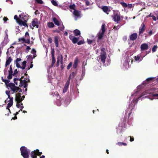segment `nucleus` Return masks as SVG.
Returning a JSON list of instances; mask_svg holds the SVG:
<instances>
[{
	"label": "nucleus",
	"instance_id": "1",
	"mask_svg": "<svg viewBox=\"0 0 158 158\" xmlns=\"http://www.w3.org/2000/svg\"><path fill=\"white\" fill-rule=\"evenodd\" d=\"M144 86V84L139 85L137 87V91L131 95V97H134V98L131 102V103L129 105V109L132 110L134 109L137 102L139 99L142 100L143 98H147V96L144 97V96L148 94H151L153 92L154 90L152 89H151L150 91H146L142 93L140 92V90Z\"/></svg>",
	"mask_w": 158,
	"mask_h": 158
},
{
	"label": "nucleus",
	"instance_id": "2",
	"mask_svg": "<svg viewBox=\"0 0 158 158\" xmlns=\"http://www.w3.org/2000/svg\"><path fill=\"white\" fill-rule=\"evenodd\" d=\"M20 19L19 20V24L21 26L28 27L27 22L29 16L27 14L22 13L19 15Z\"/></svg>",
	"mask_w": 158,
	"mask_h": 158
},
{
	"label": "nucleus",
	"instance_id": "3",
	"mask_svg": "<svg viewBox=\"0 0 158 158\" xmlns=\"http://www.w3.org/2000/svg\"><path fill=\"white\" fill-rule=\"evenodd\" d=\"M21 99L20 94L19 93L16 94L15 100L17 102L16 106L17 108H19L20 109V110L22 111L24 107L23 104L20 103L22 101V99Z\"/></svg>",
	"mask_w": 158,
	"mask_h": 158
},
{
	"label": "nucleus",
	"instance_id": "4",
	"mask_svg": "<svg viewBox=\"0 0 158 158\" xmlns=\"http://www.w3.org/2000/svg\"><path fill=\"white\" fill-rule=\"evenodd\" d=\"M21 155L24 158H28L30 151L25 147L20 148Z\"/></svg>",
	"mask_w": 158,
	"mask_h": 158
},
{
	"label": "nucleus",
	"instance_id": "5",
	"mask_svg": "<svg viewBox=\"0 0 158 158\" xmlns=\"http://www.w3.org/2000/svg\"><path fill=\"white\" fill-rule=\"evenodd\" d=\"M19 41L20 42L29 44L30 42V38L29 34L27 32H26L24 37L19 39Z\"/></svg>",
	"mask_w": 158,
	"mask_h": 158
},
{
	"label": "nucleus",
	"instance_id": "6",
	"mask_svg": "<svg viewBox=\"0 0 158 158\" xmlns=\"http://www.w3.org/2000/svg\"><path fill=\"white\" fill-rule=\"evenodd\" d=\"M21 60L20 58H17L15 60L16 62V65L17 67L23 70L24 69L26 66L27 62L25 61H23L20 65L18 63Z\"/></svg>",
	"mask_w": 158,
	"mask_h": 158
},
{
	"label": "nucleus",
	"instance_id": "7",
	"mask_svg": "<svg viewBox=\"0 0 158 158\" xmlns=\"http://www.w3.org/2000/svg\"><path fill=\"white\" fill-rule=\"evenodd\" d=\"M101 52L100 55V58L103 64L105 62L106 59V53L105 52V49L103 48L101 49Z\"/></svg>",
	"mask_w": 158,
	"mask_h": 158
},
{
	"label": "nucleus",
	"instance_id": "8",
	"mask_svg": "<svg viewBox=\"0 0 158 158\" xmlns=\"http://www.w3.org/2000/svg\"><path fill=\"white\" fill-rule=\"evenodd\" d=\"M40 24V22L38 19L36 18L34 19L31 22V26L30 27L33 29L34 27H36L38 28L39 27V25Z\"/></svg>",
	"mask_w": 158,
	"mask_h": 158
},
{
	"label": "nucleus",
	"instance_id": "9",
	"mask_svg": "<svg viewBox=\"0 0 158 158\" xmlns=\"http://www.w3.org/2000/svg\"><path fill=\"white\" fill-rule=\"evenodd\" d=\"M101 31H100L98 35V38L99 39H101L103 37V34L105 31V24H103L102 26Z\"/></svg>",
	"mask_w": 158,
	"mask_h": 158
},
{
	"label": "nucleus",
	"instance_id": "10",
	"mask_svg": "<svg viewBox=\"0 0 158 158\" xmlns=\"http://www.w3.org/2000/svg\"><path fill=\"white\" fill-rule=\"evenodd\" d=\"M9 40L8 38V37H7V36H5L3 40L1 43L0 45V47L2 48L3 47L6 45L9 42Z\"/></svg>",
	"mask_w": 158,
	"mask_h": 158
},
{
	"label": "nucleus",
	"instance_id": "11",
	"mask_svg": "<svg viewBox=\"0 0 158 158\" xmlns=\"http://www.w3.org/2000/svg\"><path fill=\"white\" fill-rule=\"evenodd\" d=\"M41 154V153L39 152L38 150H36L35 152H31V156L32 158H36L37 155L40 156Z\"/></svg>",
	"mask_w": 158,
	"mask_h": 158
},
{
	"label": "nucleus",
	"instance_id": "12",
	"mask_svg": "<svg viewBox=\"0 0 158 158\" xmlns=\"http://www.w3.org/2000/svg\"><path fill=\"white\" fill-rule=\"evenodd\" d=\"M8 86L10 88V89L13 92H15L17 91V90L18 88V87L15 86V84L12 83H10L8 84Z\"/></svg>",
	"mask_w": 158,
	"mask_h": 158
},
{
	"label": "nucleus",
	"instance_id": "13",
	"mask_svg": "<svg viewBox=\"0 0 158 158\" xmlns=\"http://www.w3.org/2000/svg\"><path fill=\"white\" fill-rule=\"evenodd\" d=\"M63 57L61 55H59L57 57V66H58L60 62L61 64L62 63Z\"/></svg>",
	"mask_w": 158,
	"mask_h": 158
},
{
	"label": "nucleus",
	"instance_id": "14",
	"mask_svg": "<svg viewBox=\"0 0 158 158\" xmlns=\"http://www.w3.org/2000/svg\"><path fill=\"white\" fill-rule=\"evenodd\" d=\"M69 38L72 41L73 43L74 44H76L78 40V38L72 35H70L69 36Z\"/></svg>",
	"mask_w": 158,
	"mask_h": 158
},
{
	"label": "nucleus",
	"instance_id": "15",
	"mask_svg": "<svg viewBox=\"0 0 158 158\" xmlns=\"http://www.w3.org/2000/svg\"><path fill=\"white\" fill-rule=\"evenodd\" d=\"M13 98H11L9 99L10 100L8 102H9V103L7 104V106L6 107V109L8 110H9V112H10V110L9 109V108L11 107L13 103Z\"/></svg>",
	"mask_w": 158,
	"mask_h": 158
},
{
	"label": "nucleus",
	"instance_id": "16",
	"mask_svg": "<svg viewBox=\"0 0 158 158\" xmlns=\"http://www.w3.org/2000/svg\"><path fill=\"white\" fill-rule=\"evenodd\" d=\"M60 39V37L58 36H56L54 38V42L56 47H58L59 46V42Z\"/></svg>",
	"mask_w": 158,
	"mask_h": 158
},
{
	"label": "nucleus",
	"instance_id": "17",
	"mask_svg": "<svg viewBox=\"0 0 158 158\" xmlns=\"http://www.w3.org/2000/svg\"><path fill=\"white\" fill-rule=\"evenodd\" d=\"M9 75L7 76V78L9 79H10L12 78V68L11 66L10 65V67L9 70L8 71Z\"/></svg>",
	"mask_w": 158,
	"mask_h": 158
},
{
	"label": "nucleus",
	"instance_id": "18",
	"mask_svg": "<svg viewBox=\"0 0 158 158\" xmlns=\"http://www.w3.org/2000/svg\"><path fill=\"white\" fill-rule=\"evenodd\" d=\"M123 128L122 126L119 124L117 128V132L118 134H121L123 131Z\"/></svg>",
	"mask_w": 158,
	"mask_h": 158
},
{
	"label": "nucleus",
	"instance_id": "19",
	"mask_svg": "<svg viewBox=\"0 0 158 158\" xmlns=\"http://www.w3.org/2000/svg\"><path fill=\"white\" fill-rule=\"evenodd\" d=\"M148 45L147 44L144 43L141 44L140 48L142 50H145L148 49Z\"/></svg>",
	"mask_w": 158,
	"mask_h": 158
},
{
	"label": "nucleus",
	"instance_id": "20",
	"mask_svg": "<svg viewBox=\"0 0 158 158\" xmlns=\"http://www.w3.org/2000/svg\"><path fill=\"white\" fill-rule=\"evenodd\" d=\"M138 36V35L137 33H133L131 34L129 38L130 40H135Z\"/></svg>",
	"mask_w": 158,
	"mask_h": 158
},
{
	"label": "nucleus",
	"instance_id": "21",
	"mask_svg": "<svg viewBox=\"0 0 158 158\" xmlns=\"http://www.w3.org/2000/svg\"><path fill=\"white\" fill-rule=\"evenodd\" d=\"M113 19L114 21L117 22L119 21L120 19V16L117 14L114 15L113 16Z\"/></svg>",
	"mask_w": 158,
	"mask_h": 158
},
{
	"label": "nucleus",
	"instance_id": "22",
	"mask_svg": "<svg viewBox=\"0 0 158 158\" xmlns=\"http://www.w3.org/2000/svg\"><path fill=\"white\" fill-rule=\"evenodd\" d=\"M73 14L75 16L77 17H79L81 15L80 12L76 10H74Z\"/></svg>",
	"mask_w": 158,
	"mask_h": 158
},
{
	"label": "nucleus",
	"instance_id": "23",
	"mask_svg": "<svg viewBox=\"0 0 158 158\" xmlns=\"http://www.w3.org/2000/svg\"><path fill=\"white\" fill-rule=\"evenodd\" d=\"M145 24L143 23H142L141 24V27L139 29V34L142 33L144 30Z\"/></svg>",
	"mask_w": 158,
	"mask_h": 158
},
{
	"label": "nucleus",
	"instance_id": "24",
	"mask_svg": "<svg viewBox=\"0 0 158 158\" xmlns=\"http://www.w3.org/2000/svg\"><path fill=\"white\" fill-rule=\"evenodd\" d=\"M53 21L55 24L58 26H59L62 23L61 22H60L58 21L57 19L55 18H53Z\"/></svg>",
	"mask_w": 158,
	"mask_h": 158
},
{
	"label": "nucleus",
	"instance_id": "25",
	"mask_svg": "<svg viewBox=\"0 0 158 158\" xmlns=\"http://www.w3.org/2000/svg\"><path fill=\"white\" fill-rule=\"evenodd\" d=\"M78 61L79 60L77 58H76L74 60V64L73 65V68L74 69H76L77 68Z\"/></svg>",
	"mask_w": 158,
	"mask_h": 158
},
{
	"label": "nucleus",
	"instance_id": "26",
	"mask_svg": "<svg viewBox=\"0 0 158 158\" xmlns=\"http://www.w3.org/2000/svg\"><path fill=\"white\" fill-rule=\"evenodd\" d=\"M102 9L103 11L107 14L110 11V10L108 9V7L106 6H103L102 8Z\"/></svg>",
	"mask_w": 158,
	"mask_h": 158
},
{
	"label": "nucleus",
	"instance_id": "27",
	"mask_svg": "<svg viewBox=\"0 0 158 158\" xmlns=\"http://www.w3.org/2000/svg\"><path fill=\"white\" fill-rule=\"evenodd\" d=\"M11 61L12 59L10 57H9L8 58H7L5 64L6 67L9 65L11 62Z\"/></svg>",
	"mask_w": 158,
	"mask_h": 158
},
{
	"label": "nucleus",
	"instance_id": "28",
	"mask_svg": "<svg viewBox=\"0 0 158 158\" xmlns=\"http://www.w3.org/2000/svg\"><path fill=\"white\" fill-rule=\"evenodd\" d=\"M123 65L125 66V68L127 69L129 67V62L128 60H125L123 63Z\"/></svg>",
	"mask_w": 158,
	"mask_h": 158
},
{
	"label": "nucleus",
	"instance_id": "29",
	"mask_svg": "<svg viewBox=\"0 0 158 158\" xmlns=\"http://www.w3.org/2000/svg\"><path fill=\"white\" fill-rule=\"evenodd\" d=\"M73 32L74 35L76 36H77L80 35V31L78 30H75Z\"/></svg>",
	"mask_w": 158,
	"mask_h": 158
},
{
	"label": "nucleus",
	"instance_id": "30",
	"mask_svg": "<svg viewBox=\"0 0 158 158\" xmlns=\"http://www.w3.org/2000/svg\"><path fill=\"white\" fill-rule=\"evenodd\" d=\"M76 73L74 72H72L70 75L68 80H69L70 81V80L73 78L75 76Z\"/></svg>",
	"mask_w": 158,
	"mask_h": 158
},
{
	"label": "nucleus",
	"instance_id": "31",
	"mask_svg": "<svg viewBox=\"0 0 158 158\" xmlns=\"http://www.w3.org/2000/svg\"><path fill=\"white\" fill-rule=\"evenodd\" d=\"M36 51L33 48L32 49L31 51V53L32 54H33V58H34L36 56Z\"/></svg>",
	"mask_w": 158,
	"mask_h": 158
},
{
	"label": "nucleus",
	"instance_id": "32",
	"mask_svg": "<svg viewBox=\"0 0 158 158\" xmlns=\"http://www.w3.org/2000/svg\"><path fill=\"white\" fill-rule=\"evenodd\" d=\"M52 3L55 6H58V3L56 0H52L51 1Z\"/></svg>",
	"mask_w": 158,
	"mask_h": 158
},
{
	"label": "nucleus",
	"instance_id": "33",
	"mask_svg": "<svg viewBox=\"0 0 158 158\" xmlns=\"http://www.w3.org/2000/svg\"><path fill=\"white\" fill-rule=\"evenodd\" d=\"M152 96L153 97H158L157 98H149L151 100H152L153 99H158V94H152Z\"/></svg>",
	"mask_w": 158,
	"mask_h": 158
},
{
	"label": "nucleus",
	"instance_id": "34",
	"mask_svg": "<svg viewBox=\"0 0 158 158\" xmlns=\"http://www.w3.org/2000/svg\"><path fill=\"white\" fill-rule=\"evenodd\" d=\"M135 60L136 61H137L139 60V61H141L142 60L141 59H140V56L139 55H137L136 56H135L134 57Z\"/></svg>",
	"mask_w": 158,
	"mask_h": 158
},
{
	"label": "nucleus",
	"instance_id": "35",
	"mask_svg": "<svg viewBox=\"0 0 158 158\" xmlns=\"http://www.w3.org/2000/svg\"><path fill=\"white\" fill-rule=\"evenodd\" d=\"M59 99H57L56 104L58 106H60L61 105L62 102L61 100H59Z\"/></svg>",
	"mask_w": 158,
	"mask_h": 158
},
{
	"label": "nucleus",
	"instance_id": "36",
	"mask_svg": "<svg viewBox=\"0 0 158 158\" xmlns=\"http://www.w3.org/2000/svg\"><path fill=\"white\" fill-rule=\"evenodd\" d=\"M116 144L117 145H118L120 146H121L123 145H124V146H126L127 145V144L125 143H123V142H118Z\"/></svg>",
	"mask_w": 158,
	"mask_h": 158
},
{
	"label": "nucleus",
	"instance_id": "37",
	"mask_svg": "<svg viewBox=\"0 0 158 158\" xmlns=\"http://www.w3.org/2000/svg\"><path fill=\"white\" fill-rule=\"evenodd\" d=\"M70 84V81L69 80H68L66 82V83L64 87L68 88L69 85Z\"/></svg>",
	"mask_w": 158,
	"mask_h": 158
},
{
	"label": "nucleus",
	"instance_id": "38",
	"mask_svg": "<svg viewBox=\"0 0 158 158\" xmlns=\"http://www.w3.org/2000/svg\"><path fill=\"white\" fill-rule=\"evenodd\" d=\"M48 26L50 28L53 27L54 26V24L52 22L49 23H48Z\"/></svg>",
	"mask_w": 158,
	"mask_h": 158
},
{
	"label": "nucleus",
	"instance_id": "39",
	"mask_svg": "<svg viewBox=\"0 0 158 158\" xmlns=\"http://www.w3.org/2000/svg\"><path fill=\"white\" fill-rule=\"evenodd\" d=\"M60 25V26L59 27V28L60 29V31H63L64 30V27L62 23H61Z\"/></svg>",
	"mask_w": 158,
	"mask_h": 158
},
{
	"label": "nucleus",
	"instance_id": "40",
	"mask_svg": "<svg viewBox=\"0 0 158 158\" xmlns=\"http://www.w3.org/2000/svg\"><path fill=\"white\" fill-rule=\"evenodd\" d=\"M75 6L74 4L73 5H71L69 6V8L71 9V11L72 12L73 11H73H74V10H75L74 9Z\"/></svg>",
	"mask_w": 158,
	"mask_h": 158
},
{
	"label": "nucleus",
	"instance_id": "41",
	"mask_svg": "<svg viewBox=\"0 0 158 158\" xmlns=\"http://www.w3.org/2000/svg\"><path fill=\"white\" fill-rule=\"evenodd\" d=\"M56 62V60L55 58V57L53 55L52 56V66H53L54 64Z\"/></svg>",
	"mask_w": 158,
	"mask_h": 158
},
{
	"label": "nucleus",
	"instance_id": "42",
	"mask_svg": "<svg viewBox=\"0 0 158 158\" xmlns=\"http://www.w3.org/2000/svg\"><path fill=\"white\" fill-rule=\"evenodd\" d=\"M14 83L16 85H18V82H17L18 81H19L20 83V82H21L20 80V79H18L15 78L14 79Z\"/></svg>",
	"mask_w": 158,
	"mask_h": 158
},
{
	"label": "nucleus",
	"instance_id": "43",
	"mask_svg": "<svg viewBox=\"0 0 158 158\" xmlns=\"http://www.w3.org/2000/svg\"><path fill=\"white\" fill-rule=\"evenodd\" d=\"M54 96L55 97H57V99H59L60 98V97L59 96V94L57 92L55 93Z\"/></svg>",
	"mask_w": 158,
	"mask_h": 158
},
{
	"label": "nucleus",
	"instance_id": "44",
	"mask_svg": "<svg viewBox=\"0 0 158 158\" xmlns=\"http://www.w3.org/2000/svg\"><path fill=\"white\" fill-rule=\"evenodd\" d=\"M14 19H15L16 21L19 24V20L20 19L18 18V16L17 15H15L14 17Z\"/></svg>",
	"mask_w": 158,
	"mask_h": 158
},
{
	"label": "nucleus",
	"instance_id": "45",
	"mask_svg": "<svg viewBox=\"0 0 158 158\" xmlns=\"http://www.w3.org/2000/svg\"><path fill=\"white\" fill-rule=\"evenodd\" d=\"M72 62H70L67 66V69H69L72 66Z\"/></svg>",
	"mask_w": 158,
	"mask_h": 158
},
{
	"label": "nucleus",
	"instance_id": "46",
	"mask_svg": "<svg viewBox=\"0 0 158 158\" xmlns=\"http://www.w3.org/2000/svg\"><path fill=\"white\" fill-rule=\"evenodd\" d=\"M154 33V32H153L152 30H150L148 32V34L149 35L151 36Z\"/></svg>",
	"mask_w": 158,
	"mask_h": 158
},
{
	"label": "nucleus",
	"instance_id": "47",
	"mask_svg": "<svg viewBox=\"0 0 158 158\" xmlns=\"http://www.w3.org/2000/svg\"><path fill=\"white\" fill-rule=\"evenodd\" d=\"M3 82H4L8 86V84H9V82H10V81L8 80H3Z\"/></svg>",
	"mask_w": 158,
	"mask_h": 158
},
{
	"label": "nucleus",
	"instance_id": "48",
	"mask_svg": "<svg viewBox=\"0 0 158 158\" xmlns=\"http://www.w3.org/2000/svg\"><path fill=\"white\" fill-rule=\"evenodd\" d=\"M6 95H7V96H8V98L9 99H10L12 98L10 97V91H6Z\"/></svg>",
	"mask_w": 158,
	"mask_h": 158
},
{
	"label": "nucleus",
	"instance_id": "49",
	"mask_svg": "<svg viewBox=\"0 0 158 158\" xmlns=\"http://www.w3.org/2000/svg\"><path fill=\"white\" fill-rule=\"evenodd\" d=\"M121 5L123 7H126L127 6V5L125 2H121Z\"/></svg>",
	"mask_w": 158,
	"mask_h": 158
},
{
	"label": "nucleus",
	"instance_id": "50",
	"mask_svg": "<svg viewBox=\"0 0 158 158\" xmlns=\"http://www.w3.org/2000/svg\"><path fill=\"white\" fill-rule=\"evenodd\" d=\"M157 48V46L156 45H155L153 48L152 49V51L153 52H154L156 51V49Z\"/></svg>",
	"mask_w": 158,
	"mask_h": 158
},
{
	"label": "nucleus",
	"instance_id": "51",
	"mask_svg": "<svg viewBox=\"0 0 158 158\" xmlns=\"http://www.w3.org/2000/svg\"><path fill=\"white\" fill-rule=\"evenodd\" d=\"M153 79H154V77H149L147 78L145 82H147L149 81H150L152 80Z\"/></svg>",
	"mask_w": 158,
	"mask_h": 158
},
{
	"label": "nucleus",
	"instance_id": "52",
	"mask_svg": "<svg viewBox=\"0 0 158 158\" xmlns=\"http://www.w3.org/2000/svg\"><path fill=\"white\" fill-rule=\"evenodd\" d=\"M83 44V40H81V41H79L77 43V44L78 45H80L81 44Z\"/></svg>",
	"mask_w": 158,
	"mask_h": 158
},
{
	"label": "nucleus",
	"instance_id": "53",
	"mask_svg": "<svg viewBox=\"0 0 158 158\" xmlns=\"http://www.w3.org/2000/svg\"><path fill=\"white\" fill-rule=\"evenodd\" d=\"M68 89V88H67L64 87V88L63 89V93H65L66 92L67 90Z\"/></svg>",
	"mask_w": 158,
	"mask_h": 158
},
{
	"label": "nucleus",
	"instance_id": "54",
	"mask_svg": "<svg viewBox=\"0 0 158 158\" xmlns=\"http://www.w3.org/2000/svg\"><path fill=\"white\" fill-rule=\"evenodd\" d=\"M36 1L39 3L40 4H42L43 3V2L42 0H35Z\"/></svg>",
	"mask_w": 158,
	"mask_h": 158
},
{
	"label": "nucleus",
	"instance_id": "55",
	"mask_svg": "<svg viewBox=\"0 0 158 158\" xmlns=\"http://www.w3.org/2000/svg\"><path fill=\"white\" fill-rule=\"evenodd\" d=\"M87 42L89 44H90L92 42V40L88 39L87 40Z\"/></svg>",
	"mask_w": 158,
	"mask_h": 158
},
{
	"label": "nucleus",
	"instance_id": "56",
	"mask_svg": "<svg viewBox=\"0 0 158 158\" xmlns=\"http://www.w3.org/2000/svg\"><path fill=\"white\" fill-rule=\"evenodd\" d=\"M18 73L17 70V69H15V71L13 73H12V75H15L16 74Z\"/></svg>",
	"mask_w": 158,
	"mask_h": 158
},
{
	"label": "nucleus",
	"instance_id": "57",
	"mask_svg": "<svg viewBox=\"0 0 158 158\" xmlns=\"http://www.w3.org/2000/svg\"><path fill=\"white\" fill-rule=\"evenodd\" d=\"M48 40L50 43H51L52 42V39L51 38H48Z\"/></svg>",
	"mask_w": 158,
	"mask_h": 158
},
{
	"label": "nucleus",
	"instance_id": "58",
	"mask_svg": "<svg viewBox=\"0 0 158 158\" xmlns=\"http://www.w3.org/2000/svg\"><path fill=\"white\" fill-rule=\"evenodd\" d=\"M8 30H6L5 31V34H6V35L5 36H7V37H8Z\"/></svg>",
	"mask_w": 158,
	"mask_h": 158
},
{
	"label": "nucleus",
	"instance_id": "59",
	"mask_svg": "<svg viewBox=\"0 0 158 158\" xmlns=\"http://www.w3.org/2000/svg\"><path fill=\"white\" fill-rule=\"evenodd\" d=\"M151 17L152 18V19H153L154 21L156 20V17L154 15H152Z\"/></svg>",
	"mask_w": 158,
	"mask_h": 158
},
{
	"label": "nucleus",
	"instance_id": "60",
	"mask_svg": "<svg viewBox=\"0 0 158 158\" xmlns=\"http://www.w3.org/2000/svg\"><path fill=\"white\" fill-rule=\"evenodd\" d=\"M8 19L6 17H4L3 19V20L4 22H6L8 20Z\"/></svg>",
	"mask_w": 158,
	"mask_h": 158
},
{
	"label": "nucleus",
	"instance_id": "61",
	"mask_svg": "<svg viewBox=\"0 0 158 158\" xmlns=\"http://www.w3.org/2000/svg\"><path fill=\"white\" fill-rule=\"evenodd\" d=\"M130 137V141L132 142L134 141V138H131V136Z\"/></svg>",
	"mask_w": 158,
	"mask_h": 158
},
{
	"label": "nucleus",
	"instance_id": "62",
	"mask_svg": "<svg viewBox=\"0 0 158 158\" xmlns=\"http://www.w3.org/2000/svg\"><path fill=\"white\" fill-rule=\"evenodd\" d=\"M30 49V47L29 46H27L26 48L27 51H29V50Z\"/></svg>",
	"mask_w": 158,
	"mask_h": 158
},
{
	"label": "nucleus",
	"instance_id": "63",
	"mask_svg": "<svg viewBox=\"0 0 158 158\" xmlns=\"http://www.w3.org/2000/svg\"><path fill=\"white\" fill-rule=\"evenodd\" d=\"M17 91H19V92H21L22 90L21 89H19L18 87Z\"/></svg>",
	"mask_w": 158,
	"mask_h": 158
},
{
	"label": "nucleus",
	"instance_id": "64",
	"mask_svg": "<svg viewBox=\"0 0 158 158\" xmlns=\"http://www.w3.org/2000/svg\"><path fill=\"white\" fill-rule=\"evenodd\" d=\"M33 67V64H32L31 63V65H30V68H28V69H30V68H32Z\"/></svg>",
	"mask_w": 158,
	"mask_h": 158
}]
</instances>
